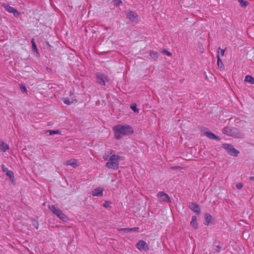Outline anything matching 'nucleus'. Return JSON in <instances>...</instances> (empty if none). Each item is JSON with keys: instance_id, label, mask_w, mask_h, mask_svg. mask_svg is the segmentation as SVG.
<instances>
[{"instance_id": "f257e3e1", "label": "nucleus", "mask_w": 254, "mask_h": 254, "mask_svg": "<svg viewBox=\"0 0 254 254\" xmlns=\"http://www.w3.org/2000/svg\"><path fill=\"white\" fill-rule=\"evenodd\" d=\"M113 130L117 139H120L123 135H131L134 132L132 127L127 124L117 125L113 127Z\"/></svg>"}, {"instance_id": "f03ea898", "label": "nucleus", "mask_w": 254, "mask_h": 254, "mask_svg": "<svg viewBox=\"0 0 254 254\" xmlns=\"http://www.w3.org/2000/svg\"><path fill=\"white\" fill-rule=\"evenodd\" d=\"M109 154L111 155L110 157L106 154L103 156L104 160L108 161L106 164V167L111 169L117 170L119 167V155L115 154L113 150H110Z\"/></svg>"}, {"instance_id": "7ed1b4c3", "label": "nucleus", "mask_w": 254, "mask_h": 254, "mask_svg": "<svg viewBox=\"0 0 254 254\" xmlns=\"http://www.w3.org/2000/svg\"><path fill=\"white\" fill-rule=\"evenodd\" d=\"M49 209L55 215H56L60 219L65 220L66 218V216L63 213V212L58 208L56 207L55 205L49 206Z\"/></svg>"}, {"instance_id": "20e7f679", "label": "nucleus", "mask_w": 254, "mask_h": 254, "mask_svg": "<svg viewBox=\"0 0 254 254\" xmlns=\"http://www.w3.org/2000/svg\"><path fill=\"white\" fill-rule=\"evenodd\" d=\"M222 147L224 149L226 150L228 153L231 156H237L239 153V152L235 149L231 144L225 143L222 145Z\"/></svg>"}, {"instance_id": "39448f33", "label": "nucleus", "mask_w": 254, "mask_h": 254, "mask_svg": "<svg viewBox=\"0 0 254 254\" xmlns=\"http://www.w3.org/2000/svg\"><path fill=\"white\" fill-rule=\"evenodd\" d=\"M136 247L140 251H147L149 250L148 245L145 241L143 240H139L136 244Z\"/></svg>"}, {"instance_id": "423d86ee", "label": "nucleus", "mask_w": 254, "mask_h": 254, "mask_svg": "<svg viewBox=\"0 0 254 254\" xmlns=\"http://www.w3.org/2000/svg\"><path fill=\"white\" fill-rule=\"evenodd\" d=\"M158 197L161 201L170 202L171 199L168 194L164 192L163 191H159L157 195Z\"/></svg>"}, {"instance_id": "0eeeda50", "label": "nucleus", "mask_w": 254, "mask_h": 254, "mask_svg": "<svg viewBox=\"0 0 254 254\" xmlns=\"http://www.w3.org/2000/svg\"><path fill=\"white\" fill-rule=\"evenodd\" d=\"M106 78V77L104 75L101 73L98 72L96 73V81L97 82L102 85H105V79Z\"/></svg>"}, {"instance_id": "6e6552de", "label": "nucleus", "mask_w": 254, "mask_h": 254, "mask_svg": "<svg viewBox=\"0 0 254 254\" xmlns=\"http://www.w3.org/2000/svg\"><path fill=\"white\" fill-rule=\"evenodd\" d=\"M236 128H231L229 127H225L223 129V133L229 136H235Z\"/></svg>"}, {"instance_id": "1a4fd4ad", "label": "nucleus", "mask_w": 254, "mask_h": 254, "mask_svg": "<svg viewBox=\"0 0 254 254\" xmlns=\"http://www.w3.org/2000/svg\"><path fill=\"white\" fill-rule=\"evenodd\" d=\"M3 6L6 11L12 13L15 17H17L19 15V13L14 7L9 5H4Z\"/></svg>"}, {"instance_id": "9d476101", "label": "nucleus", "mask_w": 254, "mask_h": 254, "mask_svg": "<svg viewBox=\"0 0 254 254\" xmlns=\"http://www.w3.org/2000/svg\"><path fill=\"white\" fill-rule=\"evenodd\" d=\"M127 18L129 19L130 21L134 22L137 20L138 15L135 12L129 11L127 14Z\"/></svg>"}, {"instance_id": "9b49d317", "label": "nucleus", "mask_w": 254, "mask_h": 254, "mask_svg": "<svg viewBox=\"0 0 254 254\" xmlns=\"http://www.w3.org/2000/svg\"><path fill=\"white\" fill-rule=\"evenodd\" d=\"M103 191L104 189L102 188L98 187L93 190L92 194L93 196H102Z\"/></svg>"}, {"instance_id": "f8f14e48", "label": "nucleus", "mask_w": 254, "mask_h": 254, "mask_svg": "<svg viewBox=\"0 0 254 254\" xmlns=\"http://www.w3.org/2000/svg\"><path fill=\"white\" fill-rule=\"evenodd\" d=\"M190 209L193 211L197 213L198 214L200 213V210L198 204L196 203L192 202L190 205Z\"/></svg>"}, {"instance_id": "ddd939ff", "label": "nucleus", "mask_w": 254, "mask_h": 254, "mask_svg": "<svg viewBox=\"0 0 254 254\" xmlns=\"http://www.w3.org/2000/svg\"><path fill=\"white\" fill-rule=\"evenodd\" d=\"M1 169L3 172H5L6 175H7L9 178H14L13 173L9 170L7 168H6L4 165H1Z\"/></svg>"}, {"instance_id": "4468645a", "label": "nucleus", "mask_w": 254, "mask_h": 254, "mask_svg": "<svg viewBox=\"0 0 254 254\" xmlns=\"http://www.w3.org/2000/svg\"><path fill=\"white\" fill-rule=\"evenodd\" d=\"M65 165L66 166H71L73 168H76L78 166V164L77 163V160L75 159H71L68 161H67L65 163Z\"/></svg>"}, {"instance_id": "2eb2a0df", "label": "nucleus", "mask_w": 254, "mask_h": 254, "mask_svg": "<svg viewBox=\"0 0 254 254\" xmlns=\"http://www.w3.org/2000/svg\"><path fill=\"white\" fill-rule=\"evenodd\" d=\"M217 64L218 68L220 70H223L224 69V64H223L222 61H221V60L220 58V55H219V52L217 53Z\"/></svg>"}, {"instance_id": "dca6fc26", "label": "nucleus", "mask_w": 254, "mask_h": 254, "mask_svg": "<svg viewBox=\"0 0 254 254\" xmlns=\"http://www.w3.org/2000/svg\"><path fill=\"white\" fill-rule=\"evenodd\" d=\"M204 134L209 138L217 140H220V138L218 136H216L214 134H213L210 131H206L204 132Z\"/></svg>"}, {"instance_id": "f3484780", "label": "nucleus", "mask_w": 254, "mask_h": 254, "mask_svg": "<svg viewBox=\"0 0 254 254\" xmlns=\"http://www.w3.org/2000/svg\"><path fill=\"white\" fill-rule=\"evenodd\" d=\"M196 219L197 218L195 216H193L191 218V221L190 223V226L195 229H196L198 228V224L196 221Z\"/></svg>"}, {"instance_id": "a211bd4d", "label": "nucleus", "mask_w": 254, "mask_h": 254, "mask_svg": "<svg viewBox=\"0 0 254 254\" xmlns=\"http://www.w3.org/2000/svg\"><path fill=\"white\" fill-rule=\"evenodd\" d=\"M205 220L204 224L205 225H208L210 224L212 220V216L208 213L205 214Z\"/></svg>"}, {"instance_id": "6ab92c4d", "label": "nucleus", "mask_w": 254, "mask_h": 254, "mask_svg": "<svg viewBox=\"0 0 254 254\" xmlns=\"http://www.w3.org/2000/svg\"><path fill=\"white\" fill-rule=\"evenodd\" d=\"M9 148V145L4 142H2L0 144V150L2 152H5Z\"/></svg>"}, {"instance_id": "aec40b11", "label": "nucleus", "mask_w": 254, "mask_h": 254, "mask_svg": "<svg viewBox=\"0 0 254 254\" xmlns=\"http://www.w3.org/2000/svg\"><path fill=\"white\" fill-rule=\"evenodd\" d=\"M158 53L154 51H150L149 55L153 59L157 60L158 58Z\"/></svg>"}, {"instance_id": "412c9836", "label": "nucleus", "mask_w": 254, "mask_h": 254, "mask_svg": "<svg viewBox=\"0 0 254 254\" xmlns=\"http://www.w3.org/2000/svg\"><path fill=\"white\" fill-rule=\"evenodd\" d=\"M245 81L247 82H250L252 84H254V78L250 75H248L246 76Z\"/></svg>"}, {"instance_id": "4be33fe9", "label": "nucleus", "mask_w": 254, "mask_h": 254, "mask_svg": "<svg viewBox=\"0 0 254 254\" xmlns=\"http://www.w3.org/2000/svg\"><path fill=\"white\" fill-rule=\"evenodd\" d=\"M47 132H49L50 135H54L55 134H60L61 133V130L57 129L56 130H48L46 131Z\"/></svg>"}, {"instance_id": "5701e85b", "label": "nucleus", "mask_w": 254, "mask_h": 254, "mask_svg": "<svg viewBox=\"0 0 254 254\" xmlns=\"http://www.w3.org/2000/svg\"><path fill=\"white\" fill-rule=\"evenodd\" d=\"M238 1L241 4V5L242 7H246L248 5V2L247 1H244V0H238Z\"/></svg>"}, {"instance_id": "b1692460", "label": "nucleus", "mask_w": 254, "mask_h": 254, "mask_svg": "<svg viewBox=\"0 0 254 254\" xmlns=\"http://www.w3.org/2000/svg\"><path fill=\"white\" fill-rule=\"evenodd\" d=\"M31 42L32 43V48L34 51H35L37 54H38V49L37 48L36 45L33 39L32 40Z\"/></svg>"}, {"instance_id": "393cba45", "label": "nucleus", "mask_w": 254, "mask_h": 254, "mask_svg": "<svg viewBox=\"0 0 254 254\" xmlns=\"http://www.w3.org/2000/svg\"><path fill=\"white\" fill-rule=\"evenodd\" d=\"M226 48H225L224 49H222L219 48L220 52L218 51V52L219 53L220 58L221 57H223L224 56V53H225V50H226Z\"/></svg>"}, {"instance_id": "a878e982", "label": "nucleus", "mask_w": 254, "mask_h": 254, "mask_svg": "<svg viewBox=\"0 0 254 254\" xmlns=\"http://www.w3.org/2000/svg\"><path fill=\"white\" fill-rule=\"evenodd\" d=\"M64 102L65 104H66L67 105H70L71 103H72L73 101H70L69 99L67 98H64Z\"/></svg>"}, {"instance_id": "bb28decb", "label": "nucleus", "mask_w": 254, "mask_h": 254, "mask_svg": "<svg viewBox=\"0 0 254 254\" xmlns=\"http://www.w3.org/2000/svg\"><path fill=\"white\" fill-rule=\"evenodd\" d=\"M119 231H123L125 232V233H128L131 231V228H121L119 229Z\"/></svg>"}, {"instance_id": "cd10ccee", "label": "nucleus", "mask_w": 254, "mask_h": 254, "mask_svg": "<svg viewBox=\"0 0 254 254\" xmlns=\"http://www.w3.org/2000/svg\"><path fill=\"white\" fill-rule=\"evenodd\" d=\"M122 2L121 0H114V4L116 6L119 5Z\"/></svg>"}, {"instance_id": "c85d7f7f", "label": "nucleus", "mask_w": 254, "mask_h": 254, "mask_svg": "<svg viewBox=\"0 0 254 254\" xmlns=\"http://www.w3.org/2000/svg\"><path fill=\"white\" fill-rule=\"evenodd\" d=\"M162 53L163 54H166L168 56H172V54L169 51H167L166 50H164L163 51Z\"/></svg>"}, {"instance_id": "c756f323", "label": "nucleus", "mask_w": 254, "mask_h": 254, "mask_svg": "<svg viewBox=\"0 0 254 254\" xmlns=\"http://www.w3.org/2000/svg\"><path fill=\"white\" fill-rule=\"evenodd\" d=\"M243 187V185L242 183H239L236 184V187L238 189L241 190Z\"/></svg>"}, {"instance_id": "7c9ffc66", "label": "nucleus", "mask_w": 254, "mask_h": 254, "mask_svg": "<svg viewBox=\"0 0 254 254\" xmlns=\"http://www.w3.org/2000/svg\"><path fill=\"white\" fill-rule=\"evenodd\" d=\"M104 206H105L106 208H108L110 207V203H109L108 201H106L104 204Z\"/></svg>"}, {"instance_id": "2f4dec72", "label": "nucleus", "mask_w": 254, "mask_h": 254, "mask_svg": "<svg viewBox=\"0 0 254 254\" xmlns=\"http://www.w3.org/2000/svg\"><path fill=\"white\" fill-rule=\"evenodd\" d=\"M139 230L138 227H134L131 228V231H138Z\"/></svg>"}, {"instance_id": "473e14b6", "label": "nucleus", "mask_w": 254, "mask_h": 254, "mask_svg": "<svg viewBox=\"0 0 254 254\" xmlns=\"http://www.w3.org/2000/svg\"><path fill=\"white\" fill-rule=\"evenodd\" d=\"M131 109H132L133 111H134V112H135V111L137 110V108H136V106H135V105H134V106H131Z\"/></svg>"}, {"instance_id": "72a5a7b5", "label": "nucleus", "mask_w": 254, "mask_h": 254, "mask_svg": "<svg viewBox=\"0 0 254 254\" xmlns=\"http://www.w3.org/2000/svg\"><path fill=\"white\" fill-rule=\"evenodd\" d=\"M21 89L23 91H25V92L27 91V89L25 86H23L22 88H21Z\"/></svg>"}, {"instance_id": "f704fd0d", "label": "nucleus", "mask_w": 254, "mask_h": 254, "mask_svg": "<svg viewBox=\"0 0 254 254\" xmlns=\"http://www.w3.org/2000/svg\"><path fill=\"white\" fill-rule=\"evenodd\" d=\"M250 179L252 181H254V176H251L250 177Z\"/></svg>"}, {"instance_id": "c9c22d12", "label": "nucleus", "mask_w": 254, "mask_h": 254, "mask_svg": "<svg viewBox=\"0 0 254 254\" xmlns=\"http://www.w3.org/2000/svg\"><path fill=\"white\" fill-rule=\"evenodd\" d=\"M180 168V167H179V166H176V167H172V169H178V168Z\"/></svg>"}, {"instance_id": "e433bc0d", "label": "nucleus", "mask_w": 254, "mask_h": 254, "mask_svg": "<svg viewBox=\"0 0 254 254\" xmlns=\"http://www.w3.org/2000/svg\"><path fill=\"white\" fill-rule=\"evenodd\" d=\"M47 69L48 71H51V69L50 68L48 67H47Z\"/></svg>"}]
</instances>
